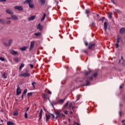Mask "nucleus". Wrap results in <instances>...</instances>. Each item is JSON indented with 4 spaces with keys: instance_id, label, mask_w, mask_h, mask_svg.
<instances>
[{
    "instance_id": "f257e3e1",
    "label": "nucleus",
    "mask_w": 125,
    "mask_h": 125,
    "mask_svg": "<svg viewBox=\"0 0 125 125\" xmlns=\"http://www.w3.org/2000/svg\"><path fill=\"white\" fill-rule=\"evenodd\" d=\"M90 73H91V71L86 72L85 73V78L80 81V83H83L82 85V86L89 85L90 82L89 81H88V80H89V77L88 78H86V77H87Z\"/></svg>"
},
{
    "instance_id": "f03ea898",
    "label": "nucleus",
    "mask_w": 125,
    "mask_h": 125,
    "mask_svg": "<svg viewBox=\"0 0 125 125\" xmlns=\"http://www.w3.org/2000/svg\"><path fill=\"white\" fill-rule=\"evenodd\" d=\"M96 46V44L93 42H90L88 44V49L89 50H94L95 47Z\"/></svg>"
},
{
    "instance_id": "7ed1b4c3",
    "label": "nucleus",
    "mask_w": 125,
    "mask_h": 125,
    "mask_svg": "<svg viewBox=\"0 0 125 125\" xmlns=\"http://www.w3.org/2000/svg\"><path fill=\"white\" fill-rule=\"evenodd\" d=\"M28 3L30 8H34V4L32 3V0H26L24 1V3Z\"/></svg>"
},
{
    "instance_id": "20e7f679",
    "label": "nucleus",
    "mask_w": 125,
    "mask_h": 125,
    "mask_svg": "<svg viewBox=\"0 0 125 125\" xmlns=\"http://www.w3.org/2000/svg\"><path fill=\"white\" fill-rule=\"evenodd\" d=\"M9 52L10 54H11L12 55H14V56H15L16 55H19V53L13 49L10 50Z\"/></svg>"
},
{
    "instance_id": "39448f33",
    "label": "nucleus",
    "mask_w": 125,
    "mask_h": 125,
    "mask_svg": "<svg viewBox=\"0 0 125 125\" xmlns=\"http://www.w3.org/2000/svg\"><path fill=\"white\" fill-rule=\"evenodd\" d=\"M74 105H75V102H71V103H69L68 104V107H69V110H71V108L72 110H73V111H74V109H75V108H76V107L74 106Z\"/></svg>"
},
{
    "instance_id": "423d86ee",
    "label": "nucleus",
    "mask_w": 125,
    "mask_h": 125,
    "mask_svg": "<svg viewBox=\"0 0 125 125\" xmlns=\"http://www.w3.org/2000/svg\"><path fill=\"white\" fill-rule=\"evenodd\" d=\"M122 40V38L120 37V36H117V43H115V46L116 47V48H118L119 47V43H120V41Z\"/></svg>"
},
{
    "instance_id": "0eeeda50",
    "label": "nucleus",
    "mask_w": 125,
    "mask_h": 125,
    "mask_svg": "<svg viewBox=\"0 0 125 125\" xmlns=\"http://www.w3.org/2000/svg\"><path fill=\"white\" fill-rule=\"evenodd\" d=\"M97 72L94 73L92 76L89 77V81H92L93 80V78H96V77H97Z\"/></svg>"
},
{
    "instance_id": "6e6552de",
    "label": "nucleus",
    "mask_w": 125,
    "mask_h": 125,
    "mask_svg": "<svg viewBox=\"0 0 125 125\" xmlns=\"http://www.w3.org/2000/svg\"><path fill=\"white\" fill-rule=\"evenodd\" d=\"M20 77H24V78H27V77H30V74L28 73H23L20 74Z\"/></svg>"
},
{
    "instance_id": "1a4fd4ad",
    "label": "nucleus",
    "mask_w": 125,
    "mask_h": 125,
    "mask_svg": "<svg viewBox=\"0 0 125 125\" xmlns=\"http://www.w3.org/2000/svg\"><path fill=\"white\" fill-rule=\"evenodd\" d=\"M34 46H35V41H32L30 43L29 50H33V48H34Z\"/></svg>"
},
{
    "instance_id": "9d476101",
    "label": "nucleus",
    "mask_w": 125,
    "mask_h": 125,
    "mask_svg": "<svg viewBox=\"0 0 125 125\" xmlns=\"http://www.w3.org/2000/svg\"><path fill=\"white\" fill-rule=\"evenodd\" d=\"M15 9H17V10H19V11H22L23 10V7L21 6H15L14 7Z\"/></svg>"
},
{
    "instance_id": "9b49d317",
    "label": "nucleus",
    "mask_w": 125,
    "mask_h": 125,
    "mask_svg": "<svg viewBox=\"0 0 125 125\" xmlns=\"http://www.w3.org/2000/svg\"><path fill=\"white\" fill-rule=\"evenodd\" d=\"M21 90L20 88V87L19 86H18L17 88V95H20L21 93Z\"/></svg>"
},
{
    "instance_id": "f8f14e48",
    "label": "nucleus",
    "mask_w": 125,
    "mask_h": 125,
    "mask_svg": "<svg viewBox=\"0 0 125 125\" xmlns=\"http://www.w3.org/2000/svg\"><path fill=\"white\" fill-rule=\"evenodd\" d=\"M13 41L11 39L9 40L8 42V44L6 43H4V45H5L6 46H10L11 45V43H12Z\"/></svg>"
},
{
    "instance_id": "ddd939ff",
    "label": "nucleus",
    "mask_w": 125,
    "mask_h": 125,
    "mask_svg": "<svg viewBox=\"0 0 125 125\" xmlns=\"http://www.w3.org/2000/svg\"><path fill=\"white\" fill-rule=\"evenodd\" d=\"M57 117H56V119H57L58 118H65V115L63 114L62 113H60L59 114L57 115Z\"/></svg>"
},
{
    "instance_id": "4468645a",
    "label": "nucleus",
    "mask_w": 125,
    "mask_h": 125,
    "mask_svg": "<svg viewBox=\"0 0 125 125\" xmlns=\"http://www.w3.org/2000/svg\"><path fill=\"white\" fill-rule=\"evenodd\" d=\"M108 25H109V24L107 23V22L104 21V27L105 32L107 31V28H108Z\"/></svg>"
},
{
    "instance_id": "2eb2a0df",
    "label": "nucleus",
    "mask_w": 125,
    "mask_h": 125,
    "mask_svg": "<svg viewBox=\"0 0 125 125\" xmlns=\"http://www.w3.org/2000/svg\"><path fill=\"white\" fill-rule=\"evenodd\" d=\"M28 92V89H25L22 93V94L21 95V98L22 99H24V95L27 93Z\"/></svg>"
},
{
    "instance_id": "dca6fc26",
    "label": "nucleus",
    "mask_w": 125,
    "mask_h": 125,
    "mask_svg": "<svg viewBox=\"0 0 125 125\" xmlns=\"http://www.w3.org/2000/svg\"><path fill=\"white\" fill-rule=\"evenodd\" d=\"M37 29L39 30V31H42V29H43V26L41 25V23L38 24L37 26Z\"/></svg>"
},
{
    "instance_id": "f3484780",
    "label": "nucleus",
    "mask_w": 125,
    "mask_h": 125,
    "mask_svg": "<svg viewBox=\"0 0 125 125\" xmlns=\"http://www.w3.org/2000/svg\"><path fill=\"white\" fill-rule=\"evenodd\" d=\"M65 100H59L58 101V102L56 103V104H62L64 103Z\"/></svg>"
},
{
    "instance_id": "a211bd4d",
    "label": "nucleus",
    "mask_w": 125,
    "mask_h": 125,
    "mask_svg": "<svg viewBox=\"0 0 125 125\" xmlns=\"http://www.w3.org/2000/svg\"><path fill=\"white\" fill-rule=\"evenodd\" d=\"M125 33V28L122 27L120 29V34H124Z\"/></svg>"
},
{
    "instance_id": "6ab92c4d",
    "label": "nucleus",
    "mask_w": 125,
    "mask_h": 125,
    "mask_svg": "<svg viewBox=\"0 0 125 125\" xmlns=\"http://www.w3.org/2000/svg\"><path fill=\"white\" fill-rule=\"evenodd\" d=\"M11 17L12 18V20H14V21H16V20H18V18L16 15H12Z\"/></svg>"
},
{
    "instance_id": "aec40b11",
    "label": "nucleus",
    "mask_w": 125,
    "mask_h": 125,
    "mask_svg": "<svg viewBox=\"0 0 125 125\" xmlns=\"http://www.w3.org/2000/svg\"><path fill=\"white\" fill-rule=\"evenodd\" d=\"M35 18H36V16H32L28 18V21H32L34 20L35 19Z\"/></svg>"
},
{
    "instance_id": "412c9836",
    "label": "nucleus",
    "mask_w": 125,
    "mask_h": 125,
    "mask_svg": "<svg viewBox=\"0 0 125 125\" xmlns=\"http://www.w3.org/2000/svg\"><path fill=\"white\" fill-rule=\"evenodd\" d=\"M39 1L41 5H44V4H45V0H39Z\"/></svg>"
},
{
    "instance_id": "4be33fe9",
    "label": "nucleus",
    "mask_w": 125,
    "mask_h": 125,
    "mask_svg": "<svg viewBox=\"0 0 125 125\" xmlns=\"http://www.w3.org/2000/svg\"><path fill=\"white\" fill-rule=\"evenodd\" d=\"M13 116H18V110L17 109L15 110L13 113Z\"/></svg>"
},
{
    "instance_id": "5701e85b",
    "label": "nucleus",
    "mask_w": 125,
    "mask_h": 125,
    "mask_svg": "<svg viewBox=\"0 0 125 125\" xmlns=\"http://www.w3.org/2000/svg\"><path fill=\"white\" fill-rule=\"evenodd\" d=\"M46 97H47V94H42V98H43V100H45L46 99Z\"/></svg>"
},
{
    "instance_id": "b1692460",
    "label": "nucleus",
    "mask_w": 125,
    "mask_h": 125,
    "mask_svg": "<svg viewBox=\"0 0 125 125\" xmlns=\"http://www.w3.org/2000/svg\"><path fill=\"white\" fill-rule=\"evenodd\" d=\"M6 12L8 13V14H13V12L9 9L6 10Z\"/></svg>"
},
{
    "instance_id": "393cba45",
    "label": "nucleus",
    "mask_w": 125,
    "mask_h": 125,
    "mask_svg": "<svg viewBox=\"0 0 125 125\" xmlns=\"http://www.w3.org/2000/svg\"><path fill=\"white\" fill-rule=\"evenodd\" d=\"M24 66H25V64H24V63L21 64V65L19 67L20 71H21V70H22V68H23V67H24Z\"/></svg>"
},
{
    "instance_id": "a878e982",
    "label": "nucleus",
    "mask_w": 125,
    "mask_h": 125,
    "mask_svg": "<svg viewBox=\"0 0 125 125\" xmlns=\"http://www.w3.org/2000/svg\"><path fill=\"white\" fill-rule=\"evenodd\" d=\"M20 49L21 50V51H24L27 49V47H22L20 48Z\"/></svg>"
},
{
    "instance_id": "bb28decb",
    "label": "nucleus",
    "mask_w": 125,
    "mask_h": 125,
    "mask_svg": "<svg viewBox=\"0 0 125 125\" xmlns=\"http://www.w3.org/2000/svg\"><path fill=\"white\" fill-rule=\"evenodd\" d=\"M50 119V115L46 114V121L47 122Z\"/></svg>"
},
{
    "instance_id": "cd10ccee",
    "label": "nucleus",
    "mask_w": 125,
    "mask_h": 125,
    "mask_svg": "<svg viewBox=\"0 0 125 125\" xmlns=\"http://www.w3.org/2000/svg\"><path fill=\"white\" fill-rule=\"evenodd\" d=\"M46 15L45 14H43V15L41 20L42 22V21H43L44 20V19H45Z\"/></svg>"
},
{
    "instance_id": "c85d7f7f",
    "label": "nucleus",
    "mask_w": 125,
    "mask_h": 125,
    "mask_svg": "<svg viewBox=\"0 0 125 125\" xmlns=\"http://www.w3.org/2000/svg\"><path fill=\"white\" fill-rule=\"evenodd\" d=\"M7 125H14V123H13L11 121H8L7 123Z\"/></svg>"
},
{
    "instance_id": "c756f323",
    "label": "nucleus",
    "mask_w": 125,
    "mask_h": 125,
    "mask_svg": "<svg viewBox=\"0 0 125 125\" xmlns=\"http://www.w3.org/2000/svg\"><path fill=\"white\" fill-rule=\"evenodd\" d=\"M34 35L35 36H36V37H39V36H41V35H42V33H41L40 32H37L35 33Z\"/></svg>"
},
{
    "instance_id": "7c9ffc66",
    "label": "nucleus",
    "mask_w": 125,
    "mask_h": 125,
    "mask_svg": "<svg viewBox=\"0 0 125 125\" xmlns=\"http://www.w3.org/2000/svg\"><path fill=\"white\" fill-rule=\"evenodd\" d=\"M2 77L4 79H6L7 78V76H6V73L5 72H4L3 75H2Z\"/></svg>"
},
{
    "instance_id": "2f4dec72",
    "label": "nucleus",
    "mask_w": 125,
    "mask_h": 125,
    "mask_svg": "<svg viewBox=\"0 0 125 125\" xmlns=\"http://www.w3.org/2000/svg\"><path fill=\"white\" fill-rule=\"evenodd\" d=\"M14 60L15 62H19V59L18 58H14Z\"/></svg>"
},
{
    "instance_id": "473e14b6",
    "label": "nucleus",
    "mask_w": 125,
    "mask_h": 125,
    "mask_svg": "<svg viewBox=\"0 0 125 125\" xmlns=\"http://www.w3.org/2000/svg\"><path fill=\"white\" fill-rule=\"evenodd\" d=\"M82 52H84V53H85L86 54H88V51H87V50H83Z\"/></svg>"
},
{
    "instance_id": "72a5a7b5",
    "label": "nucleus",
    "mask_w": 125,
    "mask_h": 125,
    "mask_svg": "<svg viewBox=\"0 0 125 125\" xmlns=\"http://www.w3.org/2000/svg\"><path fill=\"white\" fill-rule=\"evenodd\" d=\"M33 95V93L30 92L27 93V97H30V96H32Z\"/></svg>"
},
{
    "instance_id": "f704fd0d",
    "label": "nucleus",
    "mask_w": 125,
    "mask_h": 125,
    "mask_svg": "<svg viewBox=\"0 0 125 125\" xmlns=\"http://www.w3.org/2000/svg\"><path fill=\"white\" fill-rule=\"evenodd\" d=\"M35 84H36V82H33L32 83V85L33 86V88H35V87H36V86H35Z\"/></svg>"
},
{
    "instance_id": "c9c22d12",
    "label": "nucleus",
    "mask_w": 125,
    "mask_h": 125,
    "mask_svg": "<svg viewBox=\"0 0 125 125\" xmlns=\"http://www.w3.org/2000/svg\"><path fill=\"white\" fill-rule=\"evenodd\" d=\"M81 95H78L77 96V101H79V100H80V99H81Z\"/></svg>"
},
{
    "instance_id": "e433bc0d",
    "label": "nucleus",
    "mask_w": 125,
    "mask_h": 125,
    "mask_svg": "<svg viewBox=\"0 0 125 125\" xmlns=\"http://www.w3.org/2000/svg\"><path fill=\"white\" fill-rule=\"evenodd\" d=\"M24 117L25 119H28V114H27V111H25L24 114Z\"/></svg>"
},
{
    "instance_id": "4c0bfd02",
    "label": "nucleus",
    "mask_w": 125,
    "mask_h": 125,
    "mask_svg": "<svg viewBox=\"0 0 125 125\" xmlns=\"http://www.w3.org/2000/svg\"><path fill=\"white\" fill-rule=\"evenodd\" d=\"M112 13H109L108 14V18H109L110 19H111L112 18Z\"/></svg>"
},
{
    "instance_id": "58836bf2",
    "label": "nucleus",
    "mask_w": 125,
    "mask_h": 125,
    "mask_svg": "<svg viewBox=\"0 0 125 125\" xmlns=\"http://www.w3.org/2000/svg\"><path fill=\"white\" fill-rule=\"evenodd\" d=\"M60 113H61V112L59 110H56L55 111L56 115H58V114H60Z\"/></svg>"
},
{
    "instance_id": "ea45409f",
    "label": "nucleus",
    "mask_w": 125,
    "mask_h": 125,
    "mask_svg": "<svg viewBox=\"0 0 125 125\" xmlns=\"http://www.w3.org/2000/svg\"><path fill=\"white\" fill-rule=\"evenodd\" d=\"M68 105H69V102H67L64 105V107L66 108V107H67V106H68Z\"/></svg>"
},
{
    "instance_id": "a19ab883",
    "label": "nucleus",
    "mask_w": 125,
    "mask_h": 125,
    "mask_svg": "<svg viewBox=\"0 0 125 125\" xmlns=\"http://www.w3.org/2000/svg\"><path fill=\"white\" fill-rule=\"evenodd\" d=\"M42 113H43V111L42 110V109H41L39 115H42Z\"/></svg>"
},
{
    "instance_id": "79ce46f5",
    "label": "nucleus",
    "mask_w": 125,
    "mask_h": 125,
    "mask_svg": "<svg viewBox=\"0 0 125 125\" xmlns=\"http://www.w3.org/2000/svg\"><path fill=\"white\" fill-rule=\"evenodd\" d=\"M0 60L1 61H5V60L4 59V58H2V57H0Z\"/></svg>"
},
{
    "instance_id": "37998d69",
    "label": "nucleus",
    "mask_w": 125,
    "mask_h": 125,
    "mask_svg": "<svg viewBox=\"0 0 125 125\" xmlns=\"http://www.w3.org/2000/svg\"><path fill=\"white\" fill-rule=\"evenodd\" d=\"M42 115L39 114V121H41V120H42Z\"/></svg>"
},
{
    "instance_id": "c03bdc74",
    "label": "nucleus",
    "mask_w": 125,
    "mask_h": 125,
    "mask_svg": "<svg viewBox=\"0 0 125 125\" xmlns=\"http://www.w3.org/2000/svg\"><path fill=\"white\" fill-rule=\"evenodd\" d=\"M0 22L3 23H4V21H3L2 19H0Z\"/></svg>"
},
{
    "instance_id": "a18cd8bd",
    "label": "nucleus",
    "mask_w": 125,
    "mask_h": 125,
    "mask_svg": "<svg viewBox=\"0 0 125 125\" xmlns=\"http://www.w3.org/2000/svg\"><path fill=\"white\" fill-rule=\"evenodd\" d=\"M84 44L86 46H87V45H88V43L86 42H84Z\"/></svg>"
},
{
    "instance_id": "49530a36",
    "label": "nucleus",
    "mask_w": 125,
    "mask_h": 125,
    "mask_svg": "<svg viewBox=\"0 0 125 125\" xmlns=\"http://www.w3.org/2000/svg\"><path fill=\"white\" fill-rule=\"evenodd\" d=\"M47 94H52L51 91H50V90H48V92H47Z\"/></svg>"
},
{
    "instance_id": "de8ad7c7",
    "label": "nucleus",
    "mask_w": 125,
    "mask_h": 125,
    "mask_svg": "<svg viewBox=\"0 0 125 125\" xmlns=\"http://www.w3.org/2000/svg\"><path fill=\"white\" fill-rule=\"evenodd\" d=\"M85 12L86 14H88L89 13V11L88 10H86Z\"/></svg>"
},
{
    "instance_id": "09e8293b",
    "label": "nucleus",
    "mask_w": 125,
    "mask_h": 125,
    "mask_svg": "<svg viewBox=\"0 0 125 125\" xmlns=\"http://www.w3.org/2000/svg\"><path fill=\"white\" fill-rule=\"evenodd\" d=\"M125 122V120H122V123H123V125H125V123H124Z\"/></svg>"
},
{
    "instance_id": "8fccbe9b",
    "label": "nucleus",
    "mask_w": 125,
    "mask_h": 125,
    "mask_svg": "<svg viewBox=\"0 0 125 125\" xmlns=\"http://www.w3.org/2000/svg\"><path fill=\"white\" fill-rule=\"evenodd\" d=\"M30 66L31 67V68H32V69H33L34 68V65L32 64H30Z\"/></svg>"
},
{
    "instance_id": "3c124183",
    "label": "nucleus",
    "mask_w": 125,
    "mask_h": 125,
    "mask_svg": "<svg viewBox=\"0 0 125 125\" xmlns=\"http://www.w3.org/2000/svg\"><path fill=\"white\" fill-rule=\"evenodd\" d=\"M64 114H65V115H67V114H68V111L67 110H65L64 111Z\"/></svg>"
},
{
    "instance_id": "603ef678",
    "label": "nucleus",
    "mask_w": 125,
    "mask_h": 125,
    "mask_svg": "<svg viewBox=\"0 0 125 125\" xmlns=\"http://www.w3.org/2000/svg\"><path fill=\"white\" fill-rule=\"evenodd\" d=\"M10 23H11V21H7V24H10Z\"/></svg>"
},
{
    "instance_id": "864d4df0",
    "label": "nucleus",
    "mask_w": 125,
    "mask_h": 125,
    "mask_svg": "<svg viewBox=\"0 0 125 125\" xmlns=\"http://www.w3.org/2000/svg\"><path fill=\"white\" fill-rule=\"evenodd\" d=\"M69 113L70 115H73V112L72 111H69Z\"/></svg>"
},
{
    "instance_id": "5fc2aeb1",
    "label": "nucleus",
    "mask_w": 125,
    "mask_h": 125,
    "mask_svg": "<svg viewBox=\"0 0 125 125\" xmlns=\"http://www.w3.org/2000/svg\"><path fill=\"white\" fill-rule=\"evenodd\" d=\"M3 1H6V0H0V2H2Z\"/></svg>"
},
{
    "instance_id": "6e6d98bb",
    "label": "nucleus",
    "mask_w": 125,
    "mask_h": 125,
    "mask_svg": "<svg viewBox=\"0 0 125 125\" xmlns=\"http://www.w3.org/2000/svg\"><path fill=\"white\" fill-rule=\"evenodd\" d=\"M52 118L53 119H55V116H54V115L52 114Z\"/></svg>"
},
{
    "instance_id": "4d7b16f0",
    "label": "nucleus",
    "mask_w": 125,
    "mask_h": 125,
    "mask_svg": "<svg viewBox=\"0 0 125 125\" xmlns=\"http://www.w3.org/2000/svg\"><path fill=\"white\" fill-rule=\"evenodd\" d=\"M111 1L114 4H116V2H115V1L112 0Z\"/></svg>"
},
{
    "instance_id": "13d9d810",
    "label": "nucleus",
    "mask_w": 125,
    "mask_h": 125,
    "mask_svg": "<svg viewBox=\"0 0 125 125\" xmlns=\"http://www.w3.org/2000/svg\"><path fill=\"white\" fill-rule=\"evenodd\" d=\"M29 107H27L26 108V112L27 113V112H28V110H29Z\"/></svg>"
},
{
    "instance_id": "bf43d9fd",
    "label": "nucleus",
    "mask_w": 125,
    "mask_h": 125,
    "mask_svg": "<svg viewBox=\"0 0 125 125\" xmlns=\"http://www.w3.org/2000/svg\"><path fill=\"white\" fill-rule=\"evenodd\" d=\"M116 12H117L118 13H120V12H121L120 11V10H117L116 11Z\"/></svg>"
},
{
    "instance_id": "052dcab7",
    "label": "nucleus",
    "mask_w": 125,
    "mask_h": 125,
    "mask_svg": "<svg viewBox=\"0 0 125 125\" xmlns=\"http://www.w3.org/2000/svg\"><path fill=\"white\" fill-rule=\"evenodd\" d=\"M123 85H120V88H123Z\"/></svg>"
},
{
    "instance_id": "680f3d73",
    "label": "nucleus",
    "mask_w": 125,
    "mask_h": 125,
    "mask_svg": "<svg viewBox=\"0 0 125 125\" xmlns=\"http://www.w3.org/2000/svg\"><path fill=\"white\" fill-rule=\"evenodd\" d=\"M92 26H94V22L92 23Z\"/></svg>"
},
{
    "instance_id": "e2e57ef3",
    "label": "nucleus",
    "mask_w": 125,
    "mask_h": 125,
    "mask_svg": "<svg viewBox=\"0 0 125 125\" xmlns=\"http://www.w3.org/2000/svg\"><path fill=\"white\" fill-rule=\"evenodd\" d=\"M70 121H71V119L70 118L68 119V122L70 123Z\"/></svg>"
},
{
    "instance_id": "0e129e2a",
    "label": "nucleus",
    "mask_w": 125,
    "mask_h": 125,
    "mask_svg": "<svg viewBox=\"0 0 125 125\" xmlns=\"http://www.w3.org/2000/svg\"><path fill=\"white\" fill-rule=\"evenodd\" d=\"M7 19H11V18H7Z\"/></svg>"
},
{
    "instance_id": "69168bd1",
    "label": "nucleus",
    "mask_w": 125,
    "mask_h": 125,
    "mask_svg": "<svg viewBox=\"0 0 125 125\" xmlns=\"http://www.w3.org/2000/svg\"><path fill=\"white\" fill-rule=\"evenodd\" d=\"M77 125H80V124H77Z\"/></svg>"
},
{
    "instance_id": "338daca9",
    "label": "nucleus",
    "mask_w": 125,
    "mask_h": 125,
    "mask_svg": "<svg viewBox=\"0 0 125 125\" xmlns=\"http://www.w3.org/2000/svg\"><path fill=\"white\" fill-rule=\"evenodd\" d=\"M0 125H1V124H0Z\"/></svg>"
},
{
    "instance_id": "774afa93",
    "label": "nucleus",
    "mask_w": 125,
    "mask_h": 125,
    "mask_svg": "<svg viewBox=\"0 0 125 125\" xmlns=\"http://www.w3.org/2000/svg\"><path fill=\"white\" fill-rule=\"evenodd\" d=\"M1 122H2V120H1Z\"/></svg>"
}]
</instances>
